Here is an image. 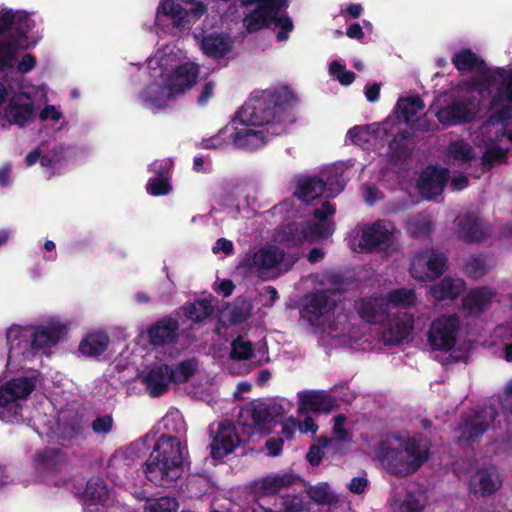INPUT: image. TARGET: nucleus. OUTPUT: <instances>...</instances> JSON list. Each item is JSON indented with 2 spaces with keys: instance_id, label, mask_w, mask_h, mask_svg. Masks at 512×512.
Listing matches in <instances>:
<instances>
[{
  "instance_id": "f257e3e1",
  "label": "nucleus",
  "mask_w": 512,
  "mask_h": 512,
  "mask_svg": "<svg viewBox=\"0 0 512 512\" xmlns=\"http://www.w3.org/2000/svg\"><path fill=\"white\" fill-rule=\"evenodd\" d=\"M297 97L288 87L254 93L237 112L246 126L264 128L271 135H281L286 126L296 121Z\"/></svg>"
},
{
  "instance_id": "f03ea898",
  "label": "nucleus",
  "mask_w": 512,
  "mask_h": 512,
  "mask_svg": "<svg viewBox=\"0 0 512 512\" xmlns=\"http://www.w3.org/2000/svg\"><path fill=\"white\" fill-rule=\"evenodd\" d=\"M176 436L162 434L144 463L143 472L147 480L157 487H169L184 472V450Z\"/></svg>"
},
{
  "instance_id": "7ed1b4c3",
  "label": "nucleus",
  "mask_w": 512,
  "mask_h": 512,
  "mask_svg": "<svg viewBox=\"0 0 512 512\" xmlns=\"http://www.w3.org/2000/svg\"><path fill=\"white\" fill-rule=\"evenodd\" d=\"M67 334V326L60 322L40 324L32 332L27 329L10 328L6 338L9 345V357L15 354L22 356L45 353L55 346Z\"/></svg>"
},
{
  "instance_id": "20e7f679",
  "label": "nucleus",
  "mask_w": 512,
  "mask_h": 512,
  "mask_svg": "<svg viewBox=\"0 0 512 512\" xmlns=\"http://www.w3.org/2000/svg\"><path fill=\"white\" fill-rule=\"evenodd\" d=\"M402 449L383 446L382 460L395 475L407 476L415 473L429 458V440L409 437L401 442Z\"/></svg>"
},
{
  "instance_id": "39448f33",
  "label": "nucleus",
  "mask_w": 512,
  "mask_h": 512,
  "mask_svg": "<svg viewBox=\"0 0 512 512\" xmlns=\"http://www.w3.org/2000/svg\"><path fill=\"white\" fill-rule=\"evenodd\" d=\"M467 89L481 97L490 96L488 111L498 108L503 102L512 103V68L485 71L478 78L469 80Z\"/></svg>"
},
{
  "instance_id": "423d86ee",
  "label": "nucleus",
  "mask_w": 512,
  "mask_h": 512,
  "mask_svg": "<svg viewBox=\"0 0 512 512\" xmlns=\"http://www.w3.org/2000/svg\"><path fill=\"white\" fill-rule=\"evenodd\" d=\"M467 84L468 81L464 83L465 95L436 112V117L442 125L451 127L471 123L481 110L482 100L485 97L479 96L477 92H469Z\"/></svg>"
},
{
  "instance_id": "0eeeda50",
  "label": "nucleus",
  "mask_w": 512,
  "mask_h": 512,
  "mask_svg": "<svg viewBox=\"0 0 512 512\" xmlns=\"http://www.w3.org/2000/svg\"><path fill=\"white\" fill-rule=\"evenodd\" d=\"M283 406L274 400H254L247 403L240 411L238 423L247 429L250 436L255 432H262L268 424L283 416Z\"/></svg>"
},
{
  "instance_id": "6e6552de",
  "label": "nucleus",
  "mask_w": 512,
  "mask_h": 512,
  "mask_svg": "<svg viewBox=\"0 0 512 512\" xmlns=\"http://www.w3.org/2000/svg\"><path fill=\"white\" fill-rule=\"evenodd\" d=\"M32 379L21 377L7 381L0 386V418L6 422H19L22 420V405L20 400H25L34 390Z\"/></svg>"
},
{
  "instance_id": "1a4fd4ad",
  "label": "nucleus",
  "mask_w": 512,
  "mask_h": 512,
  "mask_svg": "<svg viewBox=\"0 0 512 512\" xmlns=\"http://www.w3.org/2000/svg\"><path fill=\"white\" fill-rule=\"evenodd\" d=\"M446 264L447 257L444 253L434 250H423L413 257L409 272L418 281H433L445 272Z\"/></svg>"
},
{
  "instance_id": "9d476101",
  "label": "nucleus",
  "mask_w": 512,
  "mask_h": 512,
  "mask_svg": "<svg viewBox=\"0 0 512 512\" xmlns=\"http://www.w3.org/2000/svg\"><path fill=\"white\" fill-rule=\"evenodd\" d=\"M459 318L456 314L436 318L428 331V343L434 351H450L456 344Z\"/></svg>"
},
{
  "instance_id": "9b49d317",
  "label": "nucleus",
  "mask_w": 512,
  "mask_h": 512,
  "mask_svg": "<svg viewBox=\"0 0 512 512\" xmlns=\"http://www.w3.org/2000/svg\"><path fill=\"white\" fill-rule=\"evenodd\" d=\"M257 3L256 8L245 16L243 24L249 33H254L271 24V19L281 8L288 6V0H243L244 5Z\"/></svg>"
},
{
  "instance_id": "f8f14e48",
  "label": "nucleus",
  "mask_w": 512,
  "mask_h": 512,
  "mask_svg": "<svg viewBox=\"0 0 512 512\" xmlns=\"http://www.w3.org/2000/svg\"><path fill=\"white\" fill-rule=\"evenodd\" d=\"M393 225L386 220H377L363 228L359 246L362 251H386L393 243Z\"/></svg>"
},
{
  "instance_id": "ddd939ff",
  "label": "nucleus",
  "mask_w": 512,
  "mask_h": 512,
  "mask_svg": "<svg viewBox=\"0 0 512 512\" xmlns=\"http://www.w3.org/2000/svg\"><path fill=\"white\" fill-rule=\"evenodd\" d=\"M240 443L241 438L236 426L230 420H223L218 424L217 431L209 445L210 456L214 460H223L232 454Z\"/></svg>"
},
{
  "instance_id": "4468645a",
  "label": "nucleus",
  "mask_w": 512,
  "mask_h": 512,
  "mask_svg": "<svg viewBox=\"0 0 512 512\" xmlns=\"http://www.w3.org/2000/svg\"><path fill=\"white\" fill-rule=\"evenodd\" d=\"M199 66L194 62H184L176 66L165 80V87L171 95L183 94L198 81Z\"/></svg>"
},
{
  "instance_id": "2eb2a0df",
  "label": "nucleus",
  "mask_w": 512,
  "mask_h": 512,
  "mask_svg": "<svg viewBox=\"0 0 512 512\" xmlns=\"http://www.w3.org/2000/svg\"><path fill=\"white\" fill-rule=\"evenodd\" d=\"M498 413L494 406H487L464 420L461 436L469 443L477 442L494 423Z\"/></svg>"
},
{
  "instance_id": "dca6fc26",
  "label": "nucleus",
  "mask_w": 512,
  "mask_h": 512,
  "mask_svg": "<svg viewBox=\"0 0 512 512\" xmlns=\"http://www.w3.org/2000/svg\"><path fill=\"white\" fill-rule=\"evenodd\" d=\"M34 113V101L27 92H17L12 95L4 109V117L9 124L25 127Z\"/></svg>"
},
{
  "instance_id": "f3484780",
  "label": "nucleus",
  "mask_w": 512,
  "mask_h": 512,
  "mask_svg": "<svg viewBox=\"0 0 512 512\" xmlns=\"http://www.w3.org/2000/svg\"><path fill=\"white\" fill-rule=\"evenodd\" d=\"M149 343L154 347L175 345L179 338V321L170 316H164L147 329Z\"/></svg>"
},
{
  "instance_id": "a211bd4d",
  "label": "nucleus",
  "mask_w": 512,
  "mask_h": 512,
  "mask_svg": "<svg viewBox=\"0 0 512 512\" xmlns=\"http://www.w3.org/2000/svg\"><path fill=\"white\" fill-rule=\"evenodd\" d=\"M449 179V170L438 166H429L418 179V189L426 198L440 195Z\"/></svg>"
},
{
  "instance_id": "6ab92c4d",
  "label": "nucleus",
  "mask_w": 512,
  "mask_h": 512,
  "mask_svg": "<svg viewBox=\"0 0 512 512\" xmlns=\"http://www.w3.org/2000/svg\"><path fill=\"white\" fill-rule=\"evenodd\" d=\"M31 28L32 20L27 13L12 9L0 11V36L7 33L5 37H18L24 33V38H28Z\"/></svg>"
},
{
  "instance_id": "aec40b11",
  "label": "nucleus",
  "mask_w": 512,
  "mask_h": 512,
  "mask_svg": "<svg viewBox=\"0 0 512 512\" xmlns=\"http://www.w3.org/2000/svg\"><path fill=\"white\" fill-rule=\"evenodd\" d=\"M355 309L359 317L369 324L383 322L388 317L387 303L383 297L361 298L355 301Z\"/></svg>"
},
{
  "instance_id": "412c9836",
  "label": "nucleus",
  "mask_w": 512,
  "mask_h": 512,
  "mask_svg": "<svg viewBox=\"0 0 512 512\" xmlns=\"http://www.w3.org/2000/svg\"><path fill=\"white\" fill-rule=\"evenodd\" d=\"M28 48V38H24V33L0 39V73L13 69L19 52Z\"/></svg>"
},
{
  "instance_id": "4be33fe9",
  "label": "nucleus",
  "mask_w": 512,
  "mask_h": 512,
  "mask_svg": "<svg viewBox=\"0 0 512 512\" xmlns=\"http://www.w3.org/2000/svg\"><path fill=\"white\" fill-rule=\"evenodd\" d=\"M334 296L336 292L333 290H319L307 297L303 311L318 319L336 308L337 300Z\"/></svg>"
},
{
  "instance_id": "5701e85b",
  "label": "nucleus",
  "mask_w": 512,
  "mask_h": 512,
  "mask_svg": "<svg viewBox=\"0 0 512 512\" xmlns=\"http://www.w3.org/2000/svg\"><path fill=\"white\" fill-rule=\"evenodd\" d=\"M458 237L466 243H478L485 238L483 221L478 216L467 213L456 219Z\"/></svg>"
},
{
  "instance_id": "b1692460",
  "label": "nucleus",
  "mask_w": 512,
  "mask_h": 512,
  "mask_svg": "<svg viewBox=\"0 0 512 512\" xmlns=\"http://www.w3.org/2000/svg\"><path fill=\"white\" fill-rule=\"evenodd\" d=\"M272 136L264 128L252 129L247 127L236 129L230 135L236 147L247 150H255L264 146Z\"/></svg>"
},
{
  "instance_id": "393cba45",
  "label": "nucleus",
  "mask_w": 512,
  "mask_h": 512,
  "mask_svg": "<svg viewBox=\"0 0 512 512\" xmlns=\"http://www.w3.org/2000/svg\"><path fill=\"white\" fill-rule=\"evenodd\" d=\"M171 366L160 364L148 371L144 377L147 391L151 397H159L166 393L169 388Z\"/></svg>"
},
{
  "instance_id": "a878e982",
  "label": "nucleus",
  "mask_w": 512,
  "mask_h": 512,
  "mask_svg": "<svg viewBox=\"0 0 512 512\" xmlns=\"http://www.w3.org/2000/svg\"><path fill=\"white\" fill-rule=\"evenodd\" d=\"M414 320L412 316L404 315L390 321L388 328L382 333V340L386 345H399L412 332Z\"/></svg>"
},
{
  "instance_id": "bb28decb",
  "label": "nucleus",
  "mask_w": 512,
  "mask_h": 512,
  "mask_svg": "<svg viewBox=\"0 0 512 512\" xmlns=\"http://www.w3.org/2000/svg\"><path fill=\"white\" fill-rule=\"evenodd\" d=\"M318 177L325 184V196L328 198H334L342 192L348 181L342 164H334L322 170Z\"/></svg>"
},
{
  "instance_id": "cd10ccee",
  "label": "nucleus",
  "mask_w": 512,
  "mask_h": 512,
  "mask_svg": "<svg viewBox=\"0 0 512 512\" xmlns=\"http://www.w3.org/2000/svg\"><path fill=\"white\" fill-rule=\"evenodd\" d=\"M297 480L299 477L291 472L270 474L257 483V492L259 496L275 495L282 489L292 486Z\"/></svg>"
},
{
  "instance_id": "c85d7f7f",
  "label": "nucleus",
  "mask_w": 512,
  "mask_h": 512,
  "mask_svg": "<svg viewBox=\"0 0 512 512\" xmlns=\"http://www.w3.org/2000/svg\"><path fill=\"white\" fill-rule=\"evenodd\" d=\"M233 48V41L222 34L211 33L204 36L201 41L203 53L213 59L220 60L225 58Z\"/></svg>"
},
{
  "instance_id": "c756f323",
  "label": "nucleus",
  "mask_w": 512,
  "mask_h": 512,
  "mask_svg": "<svg viewBox=\"0 0 512 512\" xmlns=\"http://www.w3.org/2000/svg\"><path fill=\"white\" fill-rule=\"evenodd\" d=\"M502 481L495 468L480 469L471 480L473 492L481 496H489L501 487Z\"/></svg>"
},
{
  "instance_id": "7c9ffc66",
  "label": "nucleus",
  "mask_w": 512,
  "mask_h": 512,
  "mask_svg": "<svg viewBox=\"0 0 512 512\" xmlns=\"http://www.w3.org/2000/svg\"><path fill=\"white\" fill-rule=\"evenodd\" d=\"M298 395L301 409L327 413L334 408L332 398L323 391L301 392Z\"/></svg>"
},
{
  "instance_id": "2f4dec72",
  "label": "nucleus",
  "mask_w": 512,
  "mask_h": 512,
  "mask_svg": "<svg viewBox=\"0 0 512 512\" xmlns=\"http://www.w3.org/2000/svg\"><path fill=\"white\" fill-rule=\"evenodd\" d=\"M464 286L465 283L462 279L447 276L430 287V294L437 301L454 300L461 295Z\"/></svg>"
},
{
  "instance_id": "473e14b6",
  "label": "nucleus",
  "mask_w": 512,
  "mask_h": 512,
  "mask_svg": "<svg viewBox=\"0 0 512 512\" xmlns=\"http://www.w3.org/2000/svg\"><path fill=\"white\" fill-rule=\"evenodd\" d=\"M66 462V454L57 448L47 447L36 455V467L44 472L61 471Z\"/></svg>"
},
{
  "instance_id": "72a5a7b5",
  "label": "nucleus",
  "mask_w": 512,
  "mask_h": 512,
  "mask_svg": "<svg viewBox=\"0 0 512 512\" xmlns=\"http://www.w3.org/2000/svg\"><path fill=\"white\" fill-rule=\"evenodd\" d=\"M494 295L487 287L472 289L463 298V307L471 314H480L489 307Z\"/></svg>"
},
{
  "instance_id": "f704fd0d",
  "label": "nucleus",
  "mask_w": 512,
  "mask_h": 512,
  "mask_svg": "<svg viewBox=\"0 0 512 512\" xmlns=\"http://www.w3.org/2000/svg\"><path fill=\"white\" fill-rule=\"evenodd\" d=\"M109 344L110 338L106 333L94 332L81 340L79 351L88 357H98L108 349Z\"/></svg>"
},
{
  "instance_id": "c9c22d12",
  "label": "nucleus",
  "mask_w": 512,
  "mask_h": 512,
  "mask_svg": "<svg viewBox=\"0 0 512 512\" xmlns=\"http://www.w3.org/2000/svg\"><path fill=\"white\" fill-rule=\"evenodd\" d=\"M325 194V184L318 175L300 179L297 183L295 195L304 202H310Z\"/></svg>"
},
{
  "instance_id": "e433bc0d",
  "label": "nucleus",
  "mask_w": 512,
  "mask_h": 512,
  "mask_svg": "<svg viewBox=\"0 0 512 512\" xmlns=\"http://www.w3.org/2000/svg\"><path fill=\"white\" fill-rule=\"evenodd\" d=\"M285 253L276 245L260 248L252 257V264L257 268L271 269L276 267L284 258Z\"/></svg>"
},
{
  "instance_id": "4c0bfd02",
  "label": "nucleus",
  "mask_w": 512,
  "mask_h": 512,
  "mask_svg": "<svg viewBox=\"0 0 512 512\" xmlns=\"http://www.w3.org/2000/svg\"><path fill=\"white\" fill-rule=\"evenodd\" d=\"M424 107L423 100L418 96L401 97L395 105L394 113L399 120L410 123Z\"/></svg>"
},
{
  "instance_id": "58836bf2",
  "label": "nucleus",
  "mask_w": 512,
  "mask_h": 512,
  "mask_svg": "<svg viewBox=\"0 0 512 512\" xmlns=\"http://www.w3.org/2000/svg\"><path fill=\"white\" fill-rule=\"evenodd\" d=\"M184 316L193 323H202L205 319L209 318L214 308L211 301L208 299H198L193 302H188L182 306Z\"/></svg>"
},
{
  "instance_id": "ea45409f",
  "label": "nucleus",
  "mask_w": 512,
  "mask_h": 512,
  "mask_svg": "<svg viewBox=\"0 0 512 512\" xmlns=\"http://www.w3.org/2000/svg\"><path fill=\"white\" fill-rule=\"evenodd\" d=\"M452 63L459 72H470L485 65L484 60L470 48H464L455 53L452 57Z\"/></svg>"
},
{
  "instance_id": "a19ab883",
  "label": "nucleus",
  "mask_w": 512,
  "mask_h": 512,
  "mask_svg": "<svg viewBox=\"0 0 512 512\" xmlns=\"http://www.w3.org/2000/svg\"><path fill=\"white\" fill-rule=\"evenodd\" d=\"M427 496L422 490L407 491L398 504L396 512H424Z\"/></svg>"
},
{
  "instance_id": "79ce46f5",
  "label": "nucleus",
  "mask_w": 512,
  "mask_h": 512,
  "mask_svg": "<svg viewBox=\"0 0 512 512\" xmlns=\"http://www.w3.org/2000/svg\"><path fill=\"white\" fill-rule=\"evenodd\" d=\"M493 265V260L489 256L478 254L466 262L464 271L469 278L476 280L486 275Z\"/></svg>"
},
{
  "instance_id": "37998d69",
  "label": "nucleus",
  "mask_w": 512,
  "mask_h": 512,
  "mask_svg": "<svg viewBox=\"0 0 512 512\" xmlns=\"http://www.w3.org/2000/svg\"><path fill=\"white\" fill-rule=\"evenodd\" d=\"M157 13H162L165 16H168L172 20L173 25L177 28L185 27L186 23L188 22L187 10L174 0L161 1Z\"/></svg>"
},
{
  "instance_id": "c03bdc74",
  "label": "nucleus",
  "mask_w": 512,
  "mask_h": 512,
  "mask_svg": "<svg viewBox=\"0 0 512 512\" xmlns=\"http://www.w3.org/2000/svg\"><path fill=\"white\" fill-rule=\"evenodd\" d=\"M410 134L407 131L397 133L389 142L388 148L390 152V160L393 163L406 160L410 151L408 148V139Z\"/></svg>"
},
{
  "instance_id": "a18cd8bd",
  "label": "nucleus",
  "mask_w": 512,
  "mask_h": 512,
  "mask_svg": "<svg viewBox=\"0 0 512 512\" xmlns=\"http://www.w3.org/2000/svg\"><path fill=\"white\" fill-rule=\"evenodd\" d=\"M383 299L387 303V308L390 304L403 308L413 307L417 302L415 291L404 287L390 290Z\"/></svg>"
},
{
  "instance_id": "49530a36",
  "label": "nucleus",
  "mask_w": 512,
  "mask_h": 512,
  "mask_svg": "<svg viewBox=\"0 0 512 512\" xmlns=\"http://www.w3.org/2000/svg\"><path fill=\"white\" fill-rule=\"evenodd\" d=\"M179 502L172 496L147 498L143 505V512H177Z\"/></svg>"
},
{
  "instance_id": "de8ad7c7",
  "label": "nucleus",
  "mask_w": 512,
  "mask_h": 512,
  "mask_svg": "<svg viewBox=\"0 0 512 512\" xmlns=\"http://www.w3.org/2000/svg\"><path fill=\"white\" fill-rule=\"evenodd\" d=\"M334 232L332 222H307L304 224V233L307 242H315L320 239H327Z\"/></svg>"
},
{
  "instance_id": "09e8293b",
  "label": "nucleus",
  "mask_w": 512,
  "mask_h": 512,
  "mask_svg": "<svg viewBox=\"0 0 512 512\" xmlns=\"http://www.w3.org/2000/svg\"><path fill=\"white\" fill-rule=\"evenodd\" d=\"M86 500L94 504L103 503L108 497V490L105 482L99 477L90 478L84 490Z\"/></svg>"
},
{
  "instance_id": "8fccbe9b",
  "label": "nucleus",
  "mask_w": 512,
  "mask_h": 512,
  "mask_svg": "<svg viewBox=\"0 0 512 512\" xmlns=\"http://www.w3.org/2000/svg\"><path fill=\"white\" fill-rule=\"evenodd\" d=\"M198 369V360L190 358L181 361L175 368L171 367L170 380L174 383L187 382Z\"/></svg>"
},
{
  "instance_id": "3c124183",
  "label": "nucleus",
  "mask_w": 512,
  "mask_h": 512,
  "mask_svg": "<svg viewBox=\"0 0 512 512\" xmlns=\"http://www.w3.org/2000/svg\"><path fill=\"white\" fill-rule=\"evenodd\" d=\"M280 237L281 241L287 246H300L306 242L304 225H299L295 222L288 223L283 226Z\"/></svg>"
},
{
  "instance_id": "603ef678",
  "label": "nucleus",
  "mask_w": 512,
  "mask_h": 512,
  "mask_svg": "<svg viewBox=\"0 0 512 512\" xmlns=\"http://www.w3.org/2000/svg\"><path fill=\"white\" fill-rule=\"evenodd\" d=\"M254 355V347L251 341H245L242 336H237L231 342L230 358L233 360H249Z\"/></svg>"
},
{
  "instance_id": "864d4df0",
  "label": "nucleus",
  "mask_w": 512,
  "mask_h": 512,
  "mask_svg": "<svg viewBox=\"0 0 512 512\" xmlns=\"http://www.w3.org/2000/svg\"><path fill=\"white\" fill-rule=\"evenodd\" d=\"M507 153L508 150L502 149L499 146L489 147L481 157V165L486 170H490L495 163H507Z\"/></svg>"
},
{
  "instance_id": "5fc2aeb1",
  "label": "nucleus",
  "mask_w": 512,
  "mask_h": 512,
  "mask_svg": "<svg viewBox=\"0 0 512 512\" xmlns=\"http://www.w3.org/2000/svg\"><path fill=\"white\" fill-rule=\"evenodd\" d=\"M449 153L454 160L462 162H469L475 156L473 147L464 141L452 142L449 145Z\"/></svg>"
},
{
  "instance_id": "6e6d98bb",
  "label": "nucleus",
  "mask_w": 512,
  "mask_h": 512,
  "mask_svg": "<svg viewBox=\"0 0 512 512\" xmlns=\"http://www.w3.org/2000/svg\"><path fill=\"white\" fill-rule=\"evenodd\" d=\"M251 316V305L246 300H236L230 309V321L232 324H242Z\"/></svg>"
},
{
  "instance_id": "4d7b16f0",
  "label": "nucleus",
  "mask_w": 512,
  "mask_h": 512,
  "mask_svg": "<svg viewBox=\"0 0 512 512\" xmlns=\"http://www.w3.org/2000/svg\"><path fill=\"white\" fill-rule=\"evenodd\" d=\"M272 23L281 28V30L276 34L277 41L282 42L287 40L289 33L294 27L292 19L287 15H279V12H276L271 19V24Z\"/></svg>"
},
{
  "instance_id": "13d9d810",
  "label": "nucleus",
  "mask_w": 512,
  "mask_h": 512,
  "mask_svg": "<svg viewBox=\"0 0 512 512\" xmlns=\"http://www.w3.org/2000/svg\"><path fill=\"white\" fill-rule=\"evenodd\" d=\"M83 431L81 421L66 422L60 426L59 439L62 441H72L82 436Z\"/></svg>"
},
{
  "instance_id": "bf43d9fd",
  "label": "nucleus",
  "mask_w": 512,
  "mask_h": 512,
  "mask_svg": "<svg viewBox=\"0 0 512 512\" xmlns=\"http://www.w3.org/2000/svg\"><path fill=\"white\" fill-rule=\"evenodd\" d=\"M146 189L153 196H163L171 191V185L168 177H153L149 179Z\"/></svg>"
},
{
  "instance_id": "052dcab7",
  "label": "nucleus",
  "mask_w": 512,
  "mask_h": 512,
  "mask_svg": "<svg viewBox=\"0 0 512 512\" xmlns=\"http://www.w3.org/2000/svg\"><path fill=\"white\" fill-rule=\"evenodd\" d=\"M65 160V151L62 146H55L41 157L43 167L54 168Z\"/></svg>"
},
{
  "instance_id": "680f3d73",
  "label": "nucleus",
  "mask_w": 512,
  "mask_h": 512,
  "mask_svg": "<svg viewBox=\"0 0 512 512\" xmlns=\"http://www.w3.org/2000/svg\"><path fill=\"white\" fill-rule=\"evenodd\" d=\"M283 512H309V507L298 495L283 498Z\"/></svg>"
},
{
  "instance_id": "e2e57ef3",
  "label": "nucleus",
  "mask_w": 512,
  "mask_h": 512,
  "mask_svg": "<svg viewBox=\"0 0 512 512\" xmlns=\"http://www.w3.org/2000/svg\"><path fill=\"white\" fill-rule=\"evenodd\" d=\"M113 423L111 415L98 416L92 421L91 427L96 434H108L112 431Z\"/></svg>"
},
{
  "instance_id": "0e129e2a",
  "label": "nucleus",
  "mask_w": 512,
  "mask_h": 512,
  "mask_svg": "<svg viewBox=\"0 0 512 512\" xmlns=\"http://www.w3.org/2000/svg\"><path fill=\"white\" fill-rule=\"evenodd\" d=\"M489 115V123L491 124H498V123H504L507 124L510 120H512V106L505 105L502 106L498 110H491Z\"/></svg>"
},
{
  "instance_id": "69168bd1",
  "label": "nucleus",
  "mask_w": 512,
  "mask_h": 512,
  "mask_svg": "<svg viewBox=\"0 0 512 512\" xmlns=\"http://www.w3.org/2000/svg\"><path fill=\"white\" fill-rule=\"evenodd\" d=\"M284 445V439L282 437H270L265 442V448L267 449V455L270 457H277L281 454Z\"/></svg>"
},
{
  "instance_id": "338daca9",
  "label": "nucleus",
  "mask_w": 512,
  "mask_h": 512,
  "mask_svg": "<svg viewBox=\"0 0 512 512\" xmlns=\"http://www.w3.org/2000/svg\"><path fill=\"white\" fill-rule=\"evenodd\" d=\"M324 447L321 444H313L310 446L308 453L306 454V459L311 466L317 467L320 465L323 459V449Z\"/></svg>"
},
{
  "instance_id": "774afa93",
  "label": "nucleus",
  "mask_w": 512,
  "mask_h": 512,
  "mask_svg": "<svg viewBox=\"0 0 512 512\" xmlns=\"http://www.w3.org/2000/svg\"><path fill=\"white\" fill-rule=\"evenodd\" d=\"M215 82L210 80L205 82L202 90L197 98V104L204 107L208 104L209 100L214 96Z\"/></svg>"
}]
</instances>
